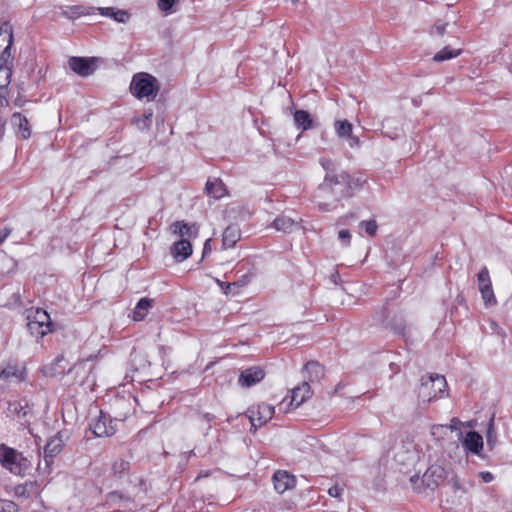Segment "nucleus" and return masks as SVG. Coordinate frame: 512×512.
I'll return each instance as SVG.
<instances>
[{"mask_svg":"<svg viewBox=\"0 0 512 512\" xmlns=\"http://www.w3.org/2000/svg\"><path fill=\"white\" fill-rule=\"evenodd\" d=\"M447 471L440 465H431L423 474L422 478L414 475L410 478L413 489L418 493H425L426 490L434 491L447 478Z\"/></svg>","mask_w":512,"mask_h":512,"instance_id":"nucleus-1","label":"nucleus"},{"mask_svg":"<svg viewBox=\"0 0 512 512\" xmlns=\"http://www.w3.org/2000/svg\"><path fill=\"white\" fill-rule=\"evenodd\" d=\"M346 179L347 172L345 171H341L340 173H326L324 181L318 187L320 196L325 197L331 195L337 201L342 198L350 197Z\"/></svg>","mask_w":512,"mask_h":512,"instance_id":"nucleus-2","label":"nucleus"},{"mask_svg":"<svg viewBox=\"0 0 512 512\" xmlns=\"http://www.w3.org/2000/svg\"><path fill=\"white\" fill-rule=\"evenodd\" d=\"M130 91L138 99L146 98L147 101H152L159 91L158 81L148 73H137L132 78Z\"/></svg>","mask_w":512,"mask_h":512,"instance_id":"nucleus-3","label":"nucleus"},{"mask_svg":"<svg viewBox=\"0 0 512 512\" xmlns=\"http://www.w3.org/2000/svg\"><path fill=\"white\" fill-rule=\"evenodd\" d=\"M26 326L29 333L35 338H42L51 332L52 322L49 314L40 308L26 311Z\"/></svg>","mask_w":512,"mask_h":512,"instance_id":"nucleus-4","label":"nucleus"},{"mask_svg":"<svg viewBox=\"0 0 512 512\" xmlns=\"http://www.w3.org/2000/svg\"><path fill=\"white\" fill-rule=\"evenodd\" d=\"M0 463L11 473L19 476L25 475L30 467V462L22 453L5 445H0Z\"/></svg>","mask_w":512,"mask_h":512,"instance_id":"nucleus-5","label":"nucleus"},{"mask_svg":"<svg viewBox=\"0 0 512 512\" xmlns=\"http://www.w3.org/2000/svg\"><path fill=\"white\" fill-rule=\"evenodd\" d=\"M447 383L444 376L430 375L421 379V384L418 389V399L423 403L430 402L431 400L440 397L445 392Z\"/></svg>","mask_w":512,"mask_h":512,"instance_id":"nucleus-6","label":"nucleus"},{"mask_svg":"<svg viewBox=\"0 0 512 512\" xmlns=\"http://www.w3.org/2000/svg\"><path fill=\"white\" fill-rule=\"evenodd\" d=\"M64 436L65 433L60 431L48 440L44 447L43 460L38 463L37 470L39 473L50 474L54 457L63 449Z\"/></svg>","mask_w":512,"mask_h":512,"instance_id":"nucleus-7","label":"nucleus"},{"mask_svg":"<svg viewBox=\"0 0 512 512\" xmlns=\"http://www.w3.org/2000/svg\"><path fill=\"white\" fill-rule=\"evenodd\" d=\"M89 429L97 437H110L116 432L113 420L102 411L90 422Z\"/></svg>","mask_w":512,"mask_h":512,"instance_id":"nucleus-8","label":"nucleus"},{"mask_svg":"<svg viewBox=\"0 0 512 512\" xmlns=\"http://www.w3.org/2000/svg\"><path fill=\"white\" fill-rule=\"evenodd\" d=\"M274 410V407L267 403H261L256 409H250L249 420L252 427L258 428L267 423L273 417Z\"/></svg>","mask_w":512,"mask_h":512,"instance_id":"nucleus-9","label":"nucleus"},{"mask_svg":"<svg viewBox=\"0 0 512 512\" xmlns=\"http://www.w3.org/2000/svg\"><path fill=\"white\" fill-rule=\"evenodd\" d=\"M27 370L25 366L8 364L0 371V379L9 383H20L26 380Z\"/></svg>","mask_w":512,"mask_h":512,"instance_id":"nucleus-10","label":"nucleus"},{"mask_svg":"<svg viewBox=\"0 0 512 512\" xmlns=\"http://www.w3.org/2000/svg\"><path fill=\"white\" fill-rule=\"evenodd\" d=\"M265 377V371L258 366L243 370L239 376L238 383L241 387L249 388L261 382Z\"/></svg>","mask_w":512,"mask_h":512,"instance_id":"nucleus-11","label":"nucleus"},{"mask_svg":"<svg viewBox=\"0 0 512 512\" xmlns=\"http://www.w3.org/2000/svg\"><path fill=\"white\" fill-rule=\"evenodd\" d=\"M68 64L73 72L82 77L91 75L95 70L94 60L89 58L71 57Z\"/></svg>","mask_w":512,"mask_h":512,"instance_id":"nucleus-12","label":"nucleus"},{"mask_svg":"<svg viewBox=\"0 0 512 512\" xmlns=\"http://www.w3.org/2000/svg\"><path fill=\"white\" fill-rule=\"evenodd\" d=\"M273 483L275 490L282 494L293 488L296 484L295 476L285 470H278L273 474Z\"/></svg>","mask_w":512,"mask_h":512,"instance_id":"nucleus-13","label":"nucleus"},{"mask_svg":"<svg viewBox=\"0 0 512 512\" xmlns=\"http://www.w3.org/2000/svg\"><path fill=\"white\" fill-rule=\"evenodd\" d=\"M11 124L16 135L21 139H28L31 136V126L28 119L21 113L15 112L11 116Z\"/></svg>","mask_w":512,"mask_h":512,"instance_id":"nucleus-14","label":"nucleus"},{"mask_svg":"<svg viewBox=\"0 0 512 512\" xmlns=\"http://www.w3.org/2000/svg\"><path fill=\"white\" fill-rule=\"evenodd\" d=\"M462 445L470 453L480 455L483 449V437L478 432L470 431L463 438Z\"/></svg>","mask_w":512,"mask_h":512,"instance_id":"nucleus-15","label":"nucleus"},{"mask_svg":"<svg viewBox=\"0 0 512 512\" xmlns=\"http://www.w3.org/2000/svg\"><path fill=\"white\" fill-rule=\"evenodd\" d=\"M171 254L177 262H182L192 254V245L187 239H180L171 247Z\"/></svg>","mask_w":512,"mask_h":512,"instance_id":"nucleus-16","label":"nucleus"},{"mask_svg":"<svg viewBox=\"0 0 512 512\" xmlns=\"http://www.w3.org/2000/svg\"><path fill=\"white\" fill-rule=\"evenodd\" d=\"M13 43V35L11 29L6 27L0 29V60L6 61L10 57Z\"/></svg>","mask_w":512,"mask_h":512,"instance_id":"nucleus-17","label":"nucleus"},{"mask_svg":"<svg viewBox=\"0 0 512 512\" xmlns=\"http://www.w3.org/2000/svg\"><path fill=\"white\" fill-rule=\"evenodd\" d=\"M95 13V7L85 5L65 6L62 8V15L68 19L74 20L81 16L91 15Z\"/></svg>","mask_w":512,"mask_h":512,"instance_id":"nucleus-18","label":"nucleus"},{"mask_svg":"<svg viewBox=\"0 0 512 512\" xmlns=\"http://www.w3.org/2000/svg\"><path fill=\"white\" fill-rule=\"evenodd\" d=\"M311 390L308 382L304 381L301 385L292 389L290 405L300 406L306 399L310 398Z\"/></svg>","mask_w":512,"mask_h":512,"instance_id":"nucleus-19","label":"nucleus"},{"mask_svg":"<svg viewBox=\"0 0 512 512\" xmlns=\"http://www.w3.org/2000/svg\"><path fill=\"white\" fill-rule=\"evenodd\" d=\"M130 474V462L117 459L112 463L111 475L116 480H128Z\"/></svg>","mask_w":512,"mask_h":512,"instance_id":"nucleus-20","label":"nucleus"},{"mask_svg":"<svg viewBox=\"0 0 512 512\" xmlns=\"http://www.w3.org/2000/svg\"><path fill=\"white\" fill-rule=\"evenodd\" d=\"M241 238L240 229L236 225L228 226L222 235V247L224 249L232 248Z\"/></svg>","mask_w":512,"mask_h":512,"instance_id":"nucleus-21","label":"nucleus"},{"mask_svg":"<svg viewBox=\"0 0 512 512\" xmlns=\"http://www.w3.org/2000/svg\"><path fill=\"white\" fill-rule=\"evenodd\" d=\"M7 411L9 416L22 420L31 412V408L25 401H11L8 403Z\"/></svg>","mask_w":512,"mask_h":512,"instance_id":"nucleus-22","label":"nucleus"},{"mask_svg":"<svg viewBox=\"0 0 512 512\" xmlns=\"http://www.w3.org/2000/svg\"><path fill=\"white\" fill-rule=\"evenodd\" d=\"M205 190L208 195L215 199H220L227 194L226 187L220 179L208 180L205 185Z\"/></svg>","mask_w":512,"mask_h":512,"instance_id":"nucleus-23","label":"nucleus"},{"mask_svg":"<svg viewBox=\"0 0 512 512\" xmlns=\"http://www.w3.org/2000/svg\"><path fill=\"white\" fill-rule=\"evenodd\" d=\"M294 121L296 126L303 131L316 127L311 115L305 110H297L294 113Z\"/></svg>","mask_w":512,"mask_h":512,"instance_id":"nucleus-24","label":"nucleus"},{"mask_svg":"<svg viewBox=\"0 0 512 512\" xmlns=\"http://www.w3.org/2000/svg\"><path fill=\"white\" fill-rule=\"evenodd\" d=\"M305 373L310 382H318L324 376V367L316 361H310L305 365Z\"/></svg>","mask_w":512,"mask_h":512,"instance_id":"nucleus-25","label":"nucleus"},{"mask_svg":"<svg viewBox=\"0 0 512 512\" xmlns=\"http://www.w3.org/2000/svg\"><path fill=\"white\" fill-rule=\"evenodd\" d=\"M171 231L175 235H179L181 237L188 236L191 237L197 233V227L195 225H188L184 221H176L171 227Z\"/></svg>","mask_w":512,"mask_h":512,"instance_id":"nucleus-26","label":"nucleus"},{"mask_svg":"<svg viewBox=\"0 0 512 512\" xmlns=\"http://www.w3.org/2000/svg\"><path fill=\"white\" fill-rule=\"evenodd\" d=\"M296 225L297 223L287 216H279L273 222L274 228L284 233L291 232Z\"/></svg>","mask_w":512,"mask_h":512,"instance_id":"nucleus-27","label":"nucleus"},{"mask_svg":"<svg viewBox=\"0 0 512 512\" xmlns=\"http://www.w3.org/2000/svg\"><path fill=\"white\" fill-rule=\"evenodd\" d=\"M366 177L362 174L357 175H350L347 173V187L350 193V197L352 196L353 192L356 190H360L363 185L366 183Z\"/></svg>","mask_w":512,"mask_h":512,"instance_id":"nucleus-28","label":"nucleus"},{"mask_svg":"<svg viewBox=\"0 0 512 512\" xmlns=\"http://www.w3.org/2000/svg\"><path fill=\"white\" fill-rule=\"evenodd\" d=\"M152 302L147 298H142L138 301L134 311H133V319L135 321H141L146 316L148 309L151 307Z\"/></svg>","mask_w":512,"mask_h":512,"instance_id":"nucleus-29","label":"nucleus"},{"mask_svg":"<svg viewBox=\"0 0 512 512\" xmlns=\"http://www.w3.org/2000/svg\"><path fill=\"white\" fill-rule=\"evenodd\" d=\"M460 54H461V49H453L450 46H446L434 55L433 60L435 62H443V61H447V60L456 58Z\"/></svg>","mask_w":512,"mask_h":512,"instance_id":"nucleus-30","label":"nucleus"},{"mask_svg":"<svg viewBox=\"0 0 512 512\" xmlns=\"http://www.w3.org/2000/svg\"><path fill=\"white\" fill-rule=\"evenodd\" d=\"M494 415L489 420L487 430H486V443L490 450H493L497 444V432L494 426Z\"/></svg>","mask_w":512,"mask_h":512,"instance_id":"nucleus-31","label":"nucleus"},{"mask_svg":"<svg viewBox=\"0 0 512 512\" xmlns=\"http://www.w3.org/2000/svg\"><path fill=\"white\" fill-rule=\"evenodd\" d=\"M336 134L339 138H346L347 136H351L353 126L347 120H337L334 124Z\"/></svg>","mask_w":512,"mask_h":512,"instance_id":"nucleus-32","label":"nucleus"},{"mask_svg":"<svg viewBox=\"0 0 512 512\" xmlns=\"http://www.w3.org/2000/svg\"><path fill=\"white\" fill-rule=\"evenodd\" d=\"M479 290L481 292L482 299L486 306H492L496 304L497 301L492 289V285L484 286L482 288H479Z\"/></svg>","mask_w":512,"mask_h":512,"instance_id":"nucleus-33","label":"nucleus"},{"mask_svg":"<svg viewBox=\"0 0 512 512\" xmlns=\"http://www.w3.org/2000/svg\"><path fill=\"white\" fill-rule=\"evenodd\" d=\"M11 69L0 65V90L7 88L11 81Z\"/></svg>","mask_w":512,"mask_h":512,"instance_id":"nucleus-34","label":"nucleus"},{"mask_svg":"<svg viewBox=\"0 0 512 512\" xmlns=\"http://www.w3.org/2000/svg\"><path fill=\"white\" fill-rule=\"evenodd\" d=\"M152 116L153 111L149 109L141 117L135 119V123L138 125L140 129H148L151 125Z\"/></svg>","mask_w":512,"mask_h":512,"instance_id":"nucleus-35","label":"nucleus"},{"mask_svg":"<svg viewBox=\"0 0 512 512\" xmlns=\"http://www.w3.org/2000/svg\"><path fill=\"white\" fill-rule=\"evenodd\" d=\"M477 280H478L479 288L492 285L487 267H483L480 270V272L477 275Z\"/></svg>","mask_w":512,"mask_h":512,"instance_id":"nucleus-36","label":"nucleus"},{"mask_svg":"<svg viewBox=\"0 0 512 512\" xmlns=\"http://www.w3.org/2000/svg\"><path fill=\"white\" fill-rule=\"evenodd\" d=\"M360 227L364 228L369 236H374L377 231V223L375 220H366L360 223Z\"/></svg>","mask_w":512,"mask_h":512,"instance_id":"nucleus-37","label":"nucleus"},{"mask_svg":"<svg viewBox=\"0 0 512 512\" xmlns=\"http://www.w3.org/2000/svg\"><path fill=\"white\" fill-rule=\"evenodd\" d=\"M447 25H448L447 22H444L442 20H437L435 22V24L432 26L430 33L432 35L442 36L446 31Z\"/></svg>","mask_w":512,"mask_h":512,"instance_id":"nucleus-38","label":"nucleus"},{"mask_svg":"<svg viewBox=\"0 0 512 512\" xmlns=\"http://www.w3.org/2000/svg\"><path fill=\"white\" fill-rule=\"evenodd\" d=\"M0 512H18L17 505L10 500H0Z\"/></svg>","mask_w":512,"mask_h":512,"instance_id":"nucleus-39","label":"nucleus"},{"mask_svg":"<svg viewBox=\"0 0 512 512\" xmlns=\"http://www.w3.org/2000/svg\"><path fill=\"white\" fill-rule=\"evenodd\" d=\"M255 277V272L249 271L246 274L242 275L237 281L234 282V285L237 287H244Z\"/></svg>","mask_w":512,"mask_h":512,"instance_id":"nucleus-40","label":"nucleus"},{"mask_svg":"<svg viewBox=\"0 0 512 512\" xmlns=\"http://www.w3.org/2000/svg\"><path fill=\"white\" fill-rule=\"evenodd\" d=\"M129 13L125 10L117 9L114 12L113 20L118 23H126L129 20Z\"/></svg>","mask_w":512,"mask_h":512,"instance_id":"nucleus-41","label":"nucleus"},{"mask_svg":"<svg viewBox=\"0 0 512 512\" xmlns=\"http://www.w3.org/2000/svg\"><path fill=\"white\" fill-rule=\"evenodd\" d=\"M115 7H98L95 8V11H98L102 16L109 17L113 19V15L115 12Z\"/></svg>","mask_w":512,"mask_h":512,"instance_id":"nucleus-42","label":"nucleus"},{"mask_svg":"<svg viewBox=\"0 0 512 512\" xmlns=\"http://www.w3.org/2000/svg\"><path fill=\"white\" fill-rule=\"evenodd\" d=\"M338 238L343 242L345 246L350 244L351 234L347 229H342L338 233Z\"/></svg>","mask_w":512,"mask_h":512,"instance_id":"nucleus-43","label":"nucleus"},{"mask_svg":"<svg viewBox=\"0 0 512 512\" xmlns=\"http://www.w3.org/2000/svg\"><path fill=\"white\" fill-rule=\"evenodd\" d=\"M175 0H158V7L161 11L167 12L174 5Z\"/></svg>","mask_w":512,"mask_h":512,"instance_id":"nucleus-44","label":"nucleus"},{"mask_svg":"<svg viewBox=\"0 0 512 512\" xmlns=\"http://www.w3.org/2000/svg\"><path fill=\"white\" fill-rule=\"evenodd\" d=\"M322 167L326 170V173H335L334 172V162L330 159L322 158L320 160Z\"/></svg>","mask_w":512,"mask_h":512,"instance_id":"nucleus-45","label":"nucleus"},{"mask_svg":"<svg viewBox=\"0 0 512 512\" xmlns=\"http://www.w3.org/2000/svg\"><path fill=\"white\" fill-rule=\"evenodd\" d=\"M356 218H357V216L354 213H349L347 215L340 217L337 221V224L338 225H346V224H349L350 221L356 220Z\"/></svg>","mask_w":512,"mask_h":512,"instance_id":"nucleus-46","label":"nucleus"},{"mask_svg":"<svg viewBox=\"0 0 512 512\" xmlns=\"http://www.w3.org/2000/svg\"><path fill=\"white\" fill-rule=\"evenodd\" d=\"M342 491H343V489L341 487H339L338 485H334L328 489V494L331 497L339 498Z\"/></svg>","mask_w":512,"mask_h":512,"instance_id":"nucleus-47","label":"nucleus"},{"mask_svg":"<svg viewBox=\"0 0 512 512\" xmlns=\"http://www.w3.org/2000/svg\"><path fill=\"white\" fill-rule=\"evenodd\" d=\"M479 476L484 483H490L494 480V475L489 471H482Z\"/></svg>","mask_w":512,"mask_h":512,"instance_id":"nucleus-48","label":"nucleus"},{"mask_svg":"<svg viewBox=\"0 0 512 512\" xmlns=\"http://www.w3.org/2000/svg\"><path fill=\"white\" fill-rule=\"evenodd\" d=\"M461 426H464V423L461 422L458 418H452L450 420L449 428L452 431H457L460 429Z\"/></svg>","mask_w":512,"mask_h":512,"instance_id":"nucleus-49","label":"nucleus"},{"mask_svg":"<svg viewBox=\"0 0 512 512\" xmlns=\"http://www.w3.org/2000/svg\"><path fill=\"white\" fill-rule=\"evenodd\" d=\"M345 139H347L349 146L352 148L360 145V140L357 136L351 134V136H347Z\"/></svg>","mask_w":512,"mask_h":512,"instance_id":"nucleus-50","label":"nucleus"},{"mask_svg":"<svg viewBox=\"0 0 512 512\" xmlns=\"http://www.w3.org/2000/svg\"><path fill=\"white\" fill-rule=\"evenodd\" d=\"M450 482L452 483V487L455 492L462 489L460 480L457 476L452 477Z\"/></svg>","mask_w":512,"mask_h":512,"instance_id":"nucleus-51","label":"nucleus"},{"mask_svg":"<svg viewBox=\"0 0 512 512\" xmlns=\"http://www.w3.org/2000/svg\"><path fill=\"white\" fill-rule=\"evenodd\" d=\"M219 285L224 294H229L231 287L235 286L234 283H228V282H219Z\"/></svg>","mask_w":512,"mask_h":512,"instance_id":"nucleus-52","label":"nucleus"},{"mask_svg":"<svg viewBox=\"0 0 512 512\" xmlns=\"http://www.w3.org/2000/svg\"><path fill=\"white\" fill-rule=\"evenodd\" d=\"M10 233H11V230L8 228H4V229L0 230V244L6 240V238L10 235Z\"/></svg>","mask_w":512,"mask_h":512,"instance_id":"nucleus-53","label":"nucleus"},{"mask_svg":"<svg viewBox=\"0 0 512 512\" xmlns=\"http://www.w3.org/2000/svg\"><path fill=\"white\" fill-rule=\"evenodd\" d=\"M211 239H207L205 241V244H204V248H203V256H205L206 254L210 253L211 252Z\"/></svg>","mask_w":512,"mask_h":512,"instance_id":"nucleus-54","label":"nucleus"},{"mask_svg":"<svg viewBox=\"0 0 512 512\" xmlns=\"http://www.w3.org/2000/svg\"><path fill=\"white\" fill-rule=\"evenodd\" d=\"M202 419L206 421L207 423H210L214 419V415L205 413L202 415Z\"/></svg>","mask_w":512,"mask_h":512,"instance_id":"nucleus-55","label":"nucleus"},{"mask_svg":"<svg viewBox=\"0 0 512 512\" xmlns=\"http://www.w3.org/2000/svg\"><path fill=\"white\" fill-rule=\"evenodd\" d=\"M319 208L323 211H328V205L326 203H323V204H319Z\"/></svg>","mask_w":512,"mask_h":512,"instance_id":"nucleus-56","label":"nucleus"},{"mask_svg":"<svg viewBox=\"0 0 512 512\" xmlns=\"http://www.w3.org/2000/svg\"><path fill=\"white\" fill-rule=\"evenodd\" d=\"M464 426L472 427V424H471V422H467V423H464Z\"/></svg>","mask_w":512,"mask_h":512,"instance_id":"nucleus-57","label":"nucleus"},{"mask_svg":"<svg viewBox=\"0 0 512 512\" xmlns=\"http://www.w3.org/2000/svg\"><path fill=\"white\" fill-rule=\"evenodd\" d=\"M22 490H24V487H21V490H19V488H17L16 493H22Z\"/></svg>","mask_w":512,"mask_h":512,"instance_id":"nucleus-58","label":"nucleus"},{"mask_svg":"<svg viewBox=\"0 0 512 512\" xmlns=\"http://www.w3.org/2000/svg\"><path fill=\"white\" fill-rule=\"evenodd\" d=\"M22 490H24V487H21V490H19V488H17L16 493H22Z\"/></svg>","mask_w":512,"mask_h":512,"instance_id":"nucleus-59","label":"nucleus"},{"mask_svg":"<svg viewBox=\"0 0 512 512\" xmlns=\"http://www.w3.org/2000/svg\"><path fill=\"white\" fill-rule=\"evenodd\" d=\"M22 490H24V487H21V490H19V488H17L16 493H22Z\"/></svg>","mask_w":512,"mask_h":512,"instance_id":"nucleus-60","label":"nucleus"},{"mask_svg":"<svg viewBox=\"0 0 512 512\" xmlns=\"http://www.w3.org/2000/svg\"><path fill=\"white\" fill-rule=\"evenodd\" d=\"M461 437H462V432L460 431L458 434V439H460Z\"/></svg>","mask_w":512,"mask_h":512,"instance_id":"nucleus-61","label":"nucleus"},{"mask_svg":"<svg viewBox=\"0 0 512 512\" xmlns=\"http://www.w3.org/2000/svg\"><path fill=\"white\" fill-rule=\"evenodd\" d=\"M291 1H292V3H297L298 2V0H291Z\"/></svg>","mask_w":512,"mask_h":512,"instance_id":"nucleus-62","label":"nucleus"},{"mask_svg":"<svg viewBox=\"0 0 512 512\" xmlns=\"http://www.w3.org/2000/svg\"><path fill=\"white\" fill-rule=\"evenodd\" d=\"M3 104V101H0V106Z\"/></svg>","mask_w":512,"mask_h":512,"instance_id":"nucleus-63","label":"nucleus"}]
</instances>
